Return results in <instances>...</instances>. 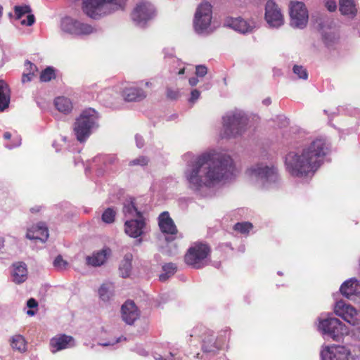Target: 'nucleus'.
Returning a JSON list of instances; mask_svg holds the SVG:
<instances>
[{
	"label": "nucleus",
	"instance_id": "nucleus-1",
	"mask_svg": "<svg viewBox=\"0 0 360 360\" xmlns=\"http://www.w3.org/2000/svg\"><path fill=\"white\" fill-rule=\"evenodd\" d=\"M235 167L230 155L209 150L193 155L186 163L184 176L188 187L200 192L226 183L234 175Z\"/></svg>",
	"mask_w": 360,
	"mask_h": 360
},
{
	"label": "nucleus",
	"instance_id": "nucleus-2",
	"mask_svg": "<svg viewBox=\"0 0 360 360\" xmlns=\"http://www.w3.org/2000/svg\"><path fill=\"white\" fill-rule=\"evenodd\" d=\"M328 151L324 139H315L301 151L288 153L285 157L287 170L296 177L312 176L320 167Z\"/></svg>",
	"mask_w": 360,
	"mask_h": 360
},
{
	"label": "nucleus",
	"instance_id": "nucleus-3",
	"mask_svg": "<svg viewBox=\"0 0 360 360\" xmlns=\"http://www.w3.org/2000/svg\"><path fill=\"white\" fill-rule=\"evenodd\" d=\"M222 139H237L243 136L250 127V117L240 110L226 112L221 118Z\"/></svg>",
	"mask_w": 360,
	"mask_h": 360
},
{
	"label": "nucleus",
	"instance_id": "nucleus-4",
	"mask_svg": "<svg viewBox=\"0 0 360 360\" xmlns=\"http://www.w3.org/2000/svg\"><path fill=\"white\" fill-rule=\"evenodd\" d=\"M249 174L255 185L262 189L273 188L280 181L278 169L271 162H259L252 166Z\"/></svg>",
	"mask_w": 360,
	"mask_h": 360
},
{
	"label": "nucleus",
	"instance_id": "nucleus-5",
	"mask_svg": "<svg viewBox=\"0 0 360 360\" xmlns=\"http://www.w3.org/2000/svg\"><path fill=\"white\" fill-rule=\"evenodd\" d=\"M99 115L93 108L84 110L74 124V133L77 141L82 143L98 127Z\"/></svg>",
	"mask_w": 360,
	"mask_h": 360
},
{
	"label": "nucleus",
	"instance_id": "nucleus-6",
	"mask_svg": "<svg viewBox=\"0 0 360 360\" xmlns=\"http://www.w3.org/2000/svg\"><path fill=\"white\" fill-rule=\"evenodd\" d=\"M318 328L325 339H332L334 341H340L349 332L345 323L331 316L320 318Z\"/></svg>",
	"mask_w": 360,
	"mask_h": 360
},
{
	"label": "nucleus",
	"instance_id": "nucleus-7",
	"mask_svg": "<svg viewBox=\"0 0 360 360\" xmlns=\"http://www.w3.org/2000/svg\"><path fill=\"white\" fill-rule=\"evenodd\" d=\"M125 0H84L82 10L89 17L97 19L107 13L105 7L108 4H113L122 8Z\"/></svg>",
	"mask_w": 360,
	"mask_h": 360
},
{
	"label": "nucleus",
	"instance_id": "nucleus-8",
	"mask_svg": "<svg viewBox=\"0 0 360 360\" xmlns=\"http://www.w3.org/2000/svg\"><path fill=\"white\" fill-rule=\"evenodd\" d=\"M210 252L205 244H196L189 248L185 255V262L195 269H200L207 264V257Z\"/></svg>",
	"mask_w": 360,
	"mask_h": 360
},
{
	"label": "nucleus",
	"instance_id": "nucleus-9",
	"mask_svg": "<svg viewBox=\"0 0 360 360\" xmlns=\"http://www.w3.org/2000/svg\"><path fill=\"white\" fill-rule=\"evenodd\" d=\"M290 24L297 28H304L309 19V14L305 4L302 1H292L289 5Z\"/></svg>",
	"mask_w": 360,
	"mask_h": 360
},
{
	"label": "nucleus",
	"instance_id": "nucleus-10",
	"mask_svg": "<svg viewBox=\"0 0 360 360\" xmlns=\"http://www.w3.org/2000/svg\"><path fill=\"white\" fill-rule=\"evenodd\" d=\"M334 311L337 316L353 326H356L360 323V314L358 311L342 300L335 303Z\"/></svg>",
	"mask_w": 360,
	"mask_h": 360
},
{
	"label": "nucleus",
	"instance_id": "nucleus-11",
	"mask_svg": "<svg viewBox=\"0 0 360 360\" xmlns=\"http://www.w3.org/2000/svg\"><path fill=\"white\" fill-rule=\"evenodd\" d=\"M212 20V6L210 3L202 2L198 7L194 20V27L197 32L205 30L210 25Z\"/></svg>",
	"mask_w": 360,
	"mask_h": 360
},
{
	"label": "nucleus",
	"instance_id": "nucleus-12",
	"mask_svg": "<svg viewBox=\"0 0 360 360\" xmlns=\"http://www.w3.org/2000/svg\"><path fill=\"white\" fill-rule=\"evenodd\" d=\"M145 91H115V95L105 105L110 108H118L122 101L137 102L146 98Z\"/></svg>",
	"mask_w": 360,
	"mask_h": 360
},
{
	"label": "nucleus",
	"instance_id": "nucleus-13",
	"mask_svg": "<svg viewBox=\"0 0 360 360\" xmlns=\"http://www.w3.org/2000/svg\"><path fill=\"white\" fill-rule=\"evenodd\" d=\"M155 15L153 6L148 1H140L131 13V18L137 23L146 22Z\"/></svg>",
	"mask_w": 360,
	"mask_h": 360
},
{
	"label": "nucleus",
	"instance_id": "nucleus-14",
	"mask_svg": "<svg viewBox=\"0 0 360 360\" xmlns=\"http://www.w3.org/2000/svg\"><path fill=\"white\" fill-rule=\"evenodd\" d=\"M350 350L342 345L326 346L321 352V360H349Z\"/></svg>",
	"mask_w": 360,
	"mask_h": 360
},
{
	"label": "nucleus",
	"instance_id": "nucleus-15",
	"mask_svg": "<svg viewBox=\"0 0 360 360\" xmlns=\"http://www.w3.org/2000/svg\"><path fill=\"white\" fill-rule=\"evenodd\" d=\"M264 18L266 22L273 27H278L284 22L280 8L272 0H269L266 4Z\"/></svg>",
	"mask_w": 360,
	"mask_h": 360
},
{
	"label": "nucleus",
	"instance_id": "nucleus-16",
	"mask_svg": "<svg viewBox=\"0 0 360 360\" xmlns=\"http://www.w3.org/2000/svg\"><path fill=\"white\" fill-rule=\"evenodd\" d=\"M75 346V342L74 338L72 336L65 334L56 335L50 340V349L53 354Z\"/></svg>",
	"mask_w": 360,
	"mask_h": 360
},
{
	"label": "nucleus",
	"instance_id": "nucleus-17",
	"mask_svg": "<svg viewBox=\"0 0 360 360\" xmlns=\"http://www.w3.org/2000/svg\"><path fill=\"white\" fill-rule=\"evenodd\" d=\"M145 226L143 217L127 220L124 224L125 233L132 238H137L143 234Z\"/></svg>",
	"mask_w": 360,
	"mask_h": 360
},
{
	"label": "nucleus",
	"instance_id": "nucleus-18",
	"mask_svg": "<svg viewBox=\"0 0 360 360\" xmlns=\"http://www.w3.org/2000/svg\"><path fill=\"white\" fill-rule=\"evenodd\" d=\"M27 265L24 262H15L11 267V281L15 284H21L27 280Z\"/></svg>",
	"mask_w": 360,
	"mask_h": 360
},
{
	"label": "nucleus",
	"instance_id": "nucleus-19",
	"mask_svg": "<svg viewBox=\"0 0 360 360\" xmlns=\"http://www.w3.org/2000/svg\"><path fill=\"white\" fill-rule=\"evenodd\" d=\"M139 316V310L132 301H127L122 307V317L127 324H132Z\"/></svg>",
	"mask_w": 360,
	"mask_h": 360
},
{
	"label": "nucleus",
	"instance_id": "nucleus-20",
	"mask_svg": "<svg viewBox=\"0 0 360 360\" xmlns=\"http://www.w3.org/2000/svg\"><path fill=\"white\" fill-rule=\"evenodd\" d=\"M158 224L161 231L164 233L174 236L178 232L172 219L167 212H163L158 217Z\"/></svg>",
	"mask_w": 360,
	"mask_h": 360
},
{
	"label": "nucleus",
	"instance_id": "nucleus-21",
	"mask_svg": "<svg viewBox=\"0 0 360 360\" xmlns=\"http://www.w3.org/2000/svg\"><path fill=\"white\" fill-rule=\"evenodd\" d=\"M26 237L30 240H40L45 242L49 237L48 229L44 223H39L27 230Z\"/></svg>",
	"mask_w": 360,
	"mask_h": 360
},
{
	"label": "nucleus",
	"instance_id": "nucleus-22",
	"mask_svg": "<svg viewBox=\"0 0 360 360\" xmlns=\"http://www.w3.org/2000/svg\"><path fill=\"white\" fill-rule=\"evenodd\" d=\"M340 290L342 295L351 299L353 295H360V282L356 278H350L342 284Z\"/></svg>",
	"mask_w": 360,
	"mask_h": 360
},
{
	"label": "nucleus",
	"instance_id": "nucleus-23",
	"mask_svg": "<svg viewBox=\"0 0 360 360\" xmlns=\"http://www.w3.org/2000/svg\"><path fill=\"white\" fill-rule=\"evenodd\" d=\"M225 24L233 30L241 33H247L251 32L253 26L241 18H227Z\"/></svg>",
	"mask_w": 360,
	"mask_h": 360
},
{
	"label": "nucleus",
	"instance_id": "nucleus-24",
	"mask_svg": "<svg viewBox=\"0 0 360 360\" xmlns=\"http://www.w3.org/2000/svg\"><path fill=\"white\" fill-rule=\"evenodd\" d=\"M14 12L16 19H20L24 15L28 14L27 16V20H23L21 21L22 25L31 26L34 24L35 18L33 14H30L31 8L27 5L24 6H15L14 7Z\"/></svg>",
	"mask_w": 360,
	"mask_h": 360
},
{
	"label": "nucleus",
	"instance_id": "nucleus-25",
	"mask_svg": "<svg viewBox=\"0 0 360 360\" xmlns=\"http://www.w3.org/2000/svg\"><path fill=\"white\" fill-rule=\"evenodd\" d=\"M110 249H103L91 256H87L86 258V264L92 266H99L104 264L107 259V257L110 255Z\"/></svg>",
	"mask_w": 360,
	"mask_h": 360
},
{
	"label": "nucleus",
	"instance_id": "nucleus-26",
	"mask_svg": "<svg viewBox=\"0 0 360 360\" xmlns=\"http://www.w3.org/2000/svg\"><path fill=\"white\" fill-rule=\"evenodd\" d=\"M100 299L104 302L111 301L115 295V286L113 283L107 282L103 283L98 289Z\"/></svg>",
	"mask_w": 360,
	"mask_h": 360
},
{
	"label": "nucleus",
	"instance_id": "nucleus-27",
	"mask_svg": "<svg viewBox=\"0 0 360 360\" xmlns=\"http://www.w3.org/2000/svg\"><path fill=\"white\" fill-rule=\"evenodd\" d=\"M339 10L342 15L354 18L357 13V8L354 0H340Z\"/></svg>",
	"mask_w": 360,
	"mask_h": 360
},
{
	"label": "nucleus",
	"instance_id": "nucleus-28",
	"mask_svg": "<svg viewBox=\"0 0 360 360\" xmlns=\"http://www.w3.org/2000/svg\"><path fill=\"white\" fill-rule=\"evenodd\" d=\"M54 105L58 111L65 114L70 112L73 108L72 101L64 96H57L54 99Z\"/></svg>",
	"mask_w": 360,
	"mask_h": 360
},
{
	"label": "nucleus",
	"instance_id": "nucleus-29",
	"mask_svg": "<svg viewBox=\"0 0 360 360\" xmlns=\"http://www.w3.org/2000/svg\"><path fill=\"white\" fill-rule=\"evenodd\" d=\"M123 213L127 218L136 219L143 217L141 212L135 206V203L132 200L124 202Z\"/></svg>",
	"mask_w": 360,
	"mask_h": 360
},
{
	"label": "nucleus",
	"instance_id": "nucleus-30",
	"mask_svg": "<svg viewBox=\"0 0 360 360\" xmlns=\"http://www.w3.org/2000/svg\"><path fill=\"white\" fill-rule=\"evenodd\" d=\"M58 77V71L53 67L48 66L41 72L39 80L41 82H49L57 79Z\"/></svg>",
	"mask_w": 360,
	"mask_h": 360
},
{
	"label": "nucleus",
	"instance_id": "nucleus-31",
	"mask_svg": "<svg viewBox=\"0 0 360 360\" xmlns=\"http://www.w3.org/2000/svg\"><path fill=\"white\" fill-rule=\"evenodd\" d=\"M133 256L131 253H127L124 255L120 265V270L122 276L126 278L129 276L131 270V261Z\"/></svg>",
	"mask_w": 360,
	"mask_h": 360
},
{
	"label": "nucleus",
	"instance_id": "nucleus-32",
	"mask_svg": "<svg viewBox=\"0 0 360 360\" xmlns=\"http://www.w3.org/2000/svg\"><path fill=\"white\" fill-rule=\"evenodd\" d=\"M117 159L115 155H100L94 158L96 165H103L107 168L110 165H115Z\"/></svg>",
	"mask_w": 360,
	"mask_h": 360
},
{
	"label": "nucleus",
	"instance_id": "nucleus-33",
	"mask_svg": "<svg viewBox=\"0 0 360 360\" xmlns=\"http://www.w3.org/2000/svg\"><path fill=\"white\" fill-rule=\"evenodd\" d=\"M11 346L13 349L23 352L26 350L25 340L21 335H15L11 338Z\"/></svg>",
	"mask_w": 360,
	"mask_h": 360
},
{
	"label": "nucleus",
	"instance_id": "nucleus-34",
	"mask_svg": "<svg viewBox=\"0 0 360 360\" xmlns=\"http://www.w3.org/2000/svg\"><path fill=\"white\" fill-rule=\"evenodd\" d=\"M77 23L78 20H77L65 18L61 22V29L65 32L74 34Z\"/></svg>",
	"mask_w": 360,
	"mask_h": 360
},
{
	"label": "nucleus",
	"instance_id": "nucleus-35",
	"mask_svg": "<svg viewBox=\"0 0 360 360\" xmlns=\"http://www.w3.org/2000/svg\"><path fill=\"white\" fill-rule=\"evenodd\" d=\"M94 31V29L91 25L78 20L77 26H76V30L74 34L88 35L93 33Z\"/></svg>",
	"mask_w": 360,
	"mask_h": 360
},
{
	"label": "nucleus",
	"instance_id": "nucleus-36",
	"mask_svg": "<svg viewBox=\"0 0 360 360\" xmlns=\"http://www.w3.org/2000/svg\"><path fill=\"white\" fill-rule=\"evenodd\" d=\"M10 91H0V112L4 111L8 107L11 95Z\"/></svg>",
	"mask_w": 360,
	"mask_h": 360
},
{
	"label": "nucleus",
	"instance_id": "nucleus-37",
	"mask_svg": "<svg viewBox=\"0 0 360 360\" xmlns=\"http://www.w3.org/2000/svg\"><path fill=\"white\" fill-rule=\"evenodd\" d=\"M116 212L112 208L106 209L102 214V220L107 224H111L114 221Z\"/></svg>",
	"mask_w": 360,
	"mask_h": 360
},
{
	"label": "nucleus",
	"instance_id": "nucleus-38",
	"mask_svg": "<svg viewBox=\"0 0 360 360\" xmlns=\"http://www.w3.org/2000/svg\"><path fill=\"white\" fill-rule=\"evenodd\" d=\"M53 266L58 269V271H63L68 269L69 264L68 262L63 259V257L61 255H58L53 262Z\"/></svg>",
	"mask_w": 360,
	"mask_h": 360
},
{
	"label": "nucleus",
	"instance_id": "nucleus-39",
	"mask_svg": "<svg viewBox=\"0 0 360 360\" xmlns=\"http://www.w3.org/2000/svg\"><path fill=\"white\" fill-rule=\"evenodd\" d=\"M252 227V224L250 222H241L237 223L234 225V230L240 232V233L245 234L248 233Z\"/></svg>",
	"mask_w": 360,
	"mask_h": 360
},
{
	"label": "nucleus",
	"instance_id": "nucleus-40",
	"mask_svg": "<svg viewBox=\"0 0 360 360\" xmlns=\"http://www.w3.org/2000/svg\"><path fill=\"white\" fill-rule=\"evenodd\" d=\"M293 72L297 75L300 79H307L308 77V72L303 66L295 65L293 67Z\"/></svg>",
	"mask_w": 360,
	"mask_h": 360
},
{
	"label": "nucleus",
	"instance_id": "nucleus-41",
	"mask_svg": "<svg viewBox=\"0 0 360 360\" xmlns=\"http://www.w3.org/2000/svg\"><path fill=\"white\" fill-rule=\"evenodd\" d=\"M24 67V72L30 73L32 75H37L38 68L35 64L27 60L25 61Z\"/></svg>",
	"mask_w": 360,
	"mask_h": 360
},
{
	"label": "nucleus",
	"instance_id": "nucleus-42",
	"mask_svg": "<svg viewBox=\"0 0 360 360\" xmlns=\"http://www.w3.org/2000/svg\"><path fill=\"white\" fill-rule=\"evenodd\" d=\"M148 159L147 157L145 156H140L137 158H135L130 161L129 165L131 166H135V165H140V166H145L147 165L148 163Z\"/></svg>",
	"mask_w": 360,
	"mask_h": 360
},
{
	"label": "nucleus",
	"instance_id": "nucleus-43",
	"mask_svg": "<svg viewBox=\"0 0 360 360\" xmlns=\"http://www.w3.org/2000/svg\"><path fill=\"white\" fill-rule=\"evenodd\" d=\"M207 72V68L206 66L202 65H199L195 67V75L198 77H202L205 76Z\"/></svg>",
	"mask_w": 360,
	"mask_h": 360
},
{
	"label": "nucleus",
	"instance_id": "nucleus-44",
	"mask_svg": "<svg viewBox=\"0 0 360 360\" xmlns=\"http://www.w3.org/2000/svg\"><path fill=\"white\" fill-rule=\"evenodd\" d=\"M200 91H191L188 102L191 105L194 104L200 98Z\"/></svg>",
	"mask_w": 360,
	"mask_h": 360
},
{
	"label": "nucleus",
	"instance_id": "nucleus-45",
	"mask_svg": "<svg viewBox=\"0 0 360 360\" xmlns=\"http://www.w3.org/2000/svg\"><path fill=\"white\" fill-rule=\"evenodd\" d=\"M325 6L329 11H335L337 8L336 1L335 0H326Z\"/></svg>",
	"mask_w": 360,
	"mask_h": 360
},
{
	"label": "nucleus",
	"instance_id": "nucleus-46",
	"mask_svg": "<svg viewBox=\"0 0 360 360\" xmlns=\"http://www.w3.org/2000/svg\"><path fill=\"white\" fill-rule=\"evenodd\" d=\"M176 268V267L175 264L172 263L166 264L162 267L163 271H167V273L169 274L170 275H172L174 273Z\"/></svg>",
	"mask_w": 360,
	"mask_h": 360
},
{
	"label": "nucleus",
	"instance_id": "nucleus-47",
	"mask_svg": "<svg viewBox=\"0 0 360 360\" xmlns=\"http://www.w3.org/2000/svg\"><path fill=\"white\" fill-rule=\"evenodd\" d=\"M36 77L37 75H32L30 73L23 72L21 81L23 84H25L32 81Z\"/></svg>",
	"mask_w": 360,
	"mask_h": 360
},
{
	"label": "nucleus",
	"instance_id": "nucleus-48",
	"mask_svg": "<svg viewBox=\"0 0 360 360\" xmlns=\"http://www.w3.org/2000/svg\"><path fill=\"white\" fill-rule=\"evenodd\" d=\"M135 140H136V146L139 148H141L144 145V140H143V137L139 134H136L135 136Z\"/></svg>",
	"mask_w": 360,
	"mask_h": 360
},
{
	"label": "nucleus",
	"instance_id": "nucleus-49",
	"mask_svg": "<svg viewBox=\"0 0 360 360\" xmlns=\"http://www.w3.org/2000/svg\"><path fill=\"white\" fill-rule=\"evenodd\" d=\"M179 96V91H167V97L171 100H176Z\"/></svg>",
	"mask_w": 360,
	"mask_h": 360
},
{
	"label": "nucleus",
	"instance_id": "nucleus-50",
	"mask_svg": "<svg viewBox=\"0 0 360 360\" xmlns=\"http://www.w3.org/2000/svg\"><path fill=\"white\" fill-rule=\"evenodd\" d=\"M37 302L33 298L29 299L27 302V306L30 309L37 307Z\"/></svg>",
	"mask_w": 360,
	"mask_h": 360
},
{
	"label": "nucleus",
	"instance_id": "nucleus-51",
	"mask_svg": "<svg viewBox=\"0 0 360 360\" xmlns=\"http://www.w3.org/2000/svg\"><path fill=\"white\" fill-rule=\"evenodd\" d=\"M122 338V337H120V338H117L115 341H109V342H101V343H99V345H101V346H104V347L109 346V345H114L115 343H117V342H120Z\"/></svg>",
	"mask_w": 360,
	"mask_h": 360
},
{
	"label": "nucleus",
	"instance_id": "nucleus-52",
	"mask_svg": "<svg viewBox=\"0 0 360 360\" xmlns=\"http://www.w3.org/2000/svg\"><path fill=\"white\" fill-rule=\"evenodd\" d=\"M352 335L356 340H360V326L352 330Z\"/></svg>",
	"mask_w": 360,
	"mask_h": 360
},
{
	"label": "nucleus",
	"instance_id": "nucleus-53",
	"mask_svg": "<svg viewBox=\"0 0 360 360\" xmlns=\"http://www.w3.org/2000/svg\"><path fill=\"white\" fill-rule=\"evenodd\" d=\"M0 90H9L8 84L3 79L0 80Z\"/></svg>",
	"mask_w": 360,
	"mask_h": 360
},
{
	"label": "nucleus",
	"instance_id": "nucleus-54",
	"mask_svg": "<svg viewBox=\"0 0 360 360\" xmlns=\"http://www.w3.org/2000/svg\"><path fill=\"white\" fill-rule=\"evenodd\" d=\"M189 84L191 86H195L198 83L199 80L197 77H191L188 80Z\"/></svg>",
	"mask_w": 360,
	"mask_h": 360
},
{
	"label": "nucleus",
	"instance_id": "nucleus-55",
	"mask_svg": "<svg viewBox=\"0 0 360 360\" xmlns=\"http://www.w3.org/2000/svg\"><path fill=\"white\" fill-rule=\"evenodd\" d=\"M165 273L160 275V280L161 281H165L171 275L167 273V271H165Z\"/></svg>",
	"mask_w": 360,
	"mask_h": 360
},
{
	"label": "nucleus",
	"instance_id": "nucleus-56",
	"mask_svg": "<svg viewBox=\"0 0 360 360\" xmlns=\"http://www.w3.org/2000/svg\"><path fill=\"white\" fill-rule=\"evenodd\" d=\"M172 72L176 75H181L185 73L186 68L184 67H183V68H181L178 71L173 70Z\"/></svg>",
	"mask_w": 360,
	"mask_h": 360
},
{
	"label": "nucleus",
	"instance_id": "nucleus-57",
	"mask_svg": "<svg viewBox=\"0 0 360 360\" xmlns=\"http://www.w3.org/2000/svg\"><path fill=\"white\" fill-rule=\"evenodd\" d=\"M262 103H263L264 105L267 106V105L271 104V100L270 98H266L263 100Z\"/></svg>",
	"mask_w": 360,
	"mask_h": 360
},
{
	"label": "nucleus",
	"instance_id": "nucleus-58",
	"mask_svg": "<svg viewBox=\"0 0 360 360\" xmlns=\"http://www.w3.org/2000/svg\"><path fill=\"white\" fill-rule=\"evenodd\" d=\"M11 133H10V132H5V133L4 134V138L5 139H11Z\"/></svg>",
	"mask_w": 360,
	"mask_h": 360
},
{
	"label": "nucleus",
	"instance_id": "nucleus-59",
	"mask_svg": "<svg viewBox=\"0 0 360 360\" xmlns=\"http://www.w3.org/2000/svg\"><path fill=\"white\" fill-rule=\"evenodd\" d=\"M39 210H40V207H38V206H37V207H32V208L30 209V211H31L32 212H39Z\"/></svg>",
	"mask_w": 360,
	"mask_h": 360
},
{
	"label": "nucleus",
	"instance_id": "nucleus-60",
	"mask_svg": "<svg viewBox=\"0 0 360 360\" xmlns=\"http://www.w3.org/2000/svg\"><path fill=\"white\" fill-rule=\"evenodd\" d=\"M202 349H203V351H204V352H212V351H213V349H211V348H210V349H208L205 345H203V346H202Z\"/></svg>",
	"mask_w": 360,
	"mask_h": 360
},
{
	"label": "nucleus",
	"instance_id": "nucleus-61",
	"mask_svg": "<svg viewBox=\"0 0 360 360\" xmlns=\"http://www.w3.org/2000/svg\"><path fill=\"white\" fill-rule=\"evenodd\" d=\"M27 314L29 315V316H33L35 314V311L32 310V309H29L27 311Z\"/></svg>",
	"mask_w": 360,
	"mask_h": 360
},
{
	"label": "nucleus",
	"instance_id": "nucleus-62",
	"mask_svg": "<svg viewBox=\"0 0 360 360\" xmlns=\"http://www.w3.org/2000/svg\"><path fill=\"white\" fill-rule=\"evenodd\" d=\"M3 14V7L0 6V18H1Z\"/></svg>",
	"mask_w": 360,
	"mask_h": 360
},
{
	"label": "nucleus",
	"instance_id": "nucleus-63",
	"mask_svg": "<svg viewBox=\"0 0 360 360\" xmlns=\"http://www.w3.org/2000/svg\"><path fill=\"white\" fill-rule=\"evenodd\" d=\"M156 360H167V359H164V358L160 356L159 358H157Z\"/></svg>",
	"mask_w": 360,
	"mask_h": 360
},
{
	"label": "nucleus",
	"instance_id": "nucleus-64",
	"mask_svg": "<svg viewBox=\"0 0 360 360\" xmlns=\"http://www.w3.org/2000/svg\"><path fill=\"white\" fill-rule=\"evenodd\" d=\"M278 274L280 275V276H282L283 273L281 271H278Z\"/></svg>",
	"mask_w": 360,
	"mask_h": 360
}]
</instances>
